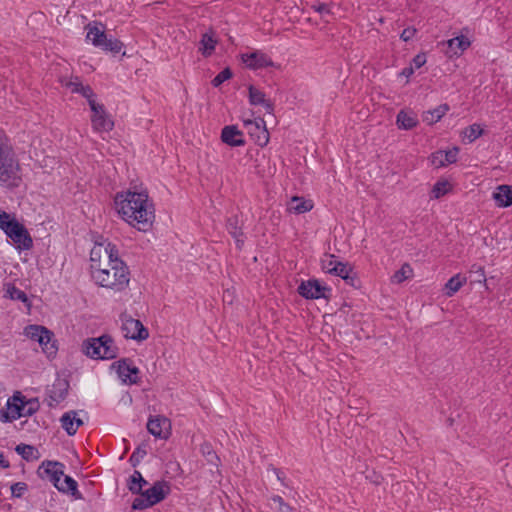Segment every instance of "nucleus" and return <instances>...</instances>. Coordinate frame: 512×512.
I'll list each match as a JSON object with an SVG mask.
<instances>
[{
	"mask_svg": "<svg viewBox=\"0 0 512 512\" xmlns=\"http://www.w3.org/2000/svg\"><path fill=\"white\" fill-rule=\"evenodd\" d=\"M115 205L121 217L139 231H148L155 219V209L146 191L118 193Z\"/></svg>",
	"mask_w": 512,
	"mask_h": 512,
	"instance_id": "1",
	"label": "nucleus"
},
{
	"mask_svg": "<svg viewBox=\"0 0 512 512\" xmlns=\"http://www.w3.org/2000/svg\"><path fill=\"white\" fill-rule=\"evenodd\" d=\"M91 277L100 287L110 289L114 292L125 290L130 282V272L124 262H116L115 266L109 269L93 271Z\"/></svg>",
	"mask_w": 512,
	"mask_h": 512,
	"instance_id": "2",
	"label": "nucleus"
},
{
	"mask_svg": "<svg viewBox=\"0 0 512 512\" xmlns=\"http://www.w3.org/2000/svg\"><path fill=\"white\" fill-rule=\"evenodd\" d=\"M19 162L6 137L0 134V183L15 184L19 177Z\"/></svg>",
	"mask_w": 512,
	"mask_h": 512,
	"instance_id": "3",
	"label": "nucleus"
},
{
	"mask_svg": "<svg viewBox=\"0 0 512 512\" xmlns=\"http://www.w3.org/2000/svg\"><path fill=\"white\" fill-rule=\"evenodd\" d=\"M82 352L92 359H114L118 355V348L109 335L98 338H89L82 344Z\"/></svg>",
	"mask_w": 512,
	"mask_h": 512,
	"instance_id": "4",
	"label": "nucleus"
},
{
	"mask_svg": "<svg viewBox=\"0 0 512 512\" xmlns=\"http://www.w3.org/2000/svg\"><path fill=\"white\" fill-rule=\"evenodd\" d=\"M24 333L31 340L39 343L47 357H55L58 348L50 330L40 325H29L25 328Z\"/></svg>",
	"mask_w": 512,
	"mask_h": 512,
	"instance_id": "5",
	"label": "nucleus"
},
{
	"mask_svg": "<svg viewBox=\"0 0 512 512\" xmlns=\"http://www.w3.org/2000/svg\"><path fill=\"white\" fill-rule=\"evenodd\" d=\"M100 240H96L94 246L90 251V273L100 269V262L108 260L110 257H116L119 253L116 245L104 239L102 236Z\"/></svg>",
	"mask_w": 512,
	"mask_h": 512,
	"instance_id": "6",
	"label": "nucleus"
},
{
	"mask_svg": "<svg viewBox=\"0 0 512 512\" xmlns=\"http://www.w3.org/2000/svg\"><path fill=\"white\" fill-rule=\"evenodd\" d=\"M120 320L122 323V332L125 338L143 341L149 337L148 329L144 327L140 320L134 319L127 313H122L120 315Z\"/></svg>",
	"mask_w": 512,
	"mask_h": 512,
	"instance_id": "7",
	"label": "nucleus"
},
{
	"mask_svg": "<svg viewBox=\"0 0 512 512\" xmlns=\"http://www.w3.org/2000/svg\"><path fill=\"white\" fill-rule=\"evenodd\" d=\"M91 123L92 127L97 132H109L114 127V122L107 114L104 105L91 102Z\"/></svg>",
	"mask_w": 512,
	"mask_h": 512,
	"instance_id": "8",
	"label": "nucleus"
},
{
	"mask_svg": "<svg viewBox=\"0 0 512 512\" xmlns=\"http://www.w3.org/2000/svg\"><path fill=\"white\" fill-rule=\"evenodd\" d=\"M5 233L17 244L18 248L28 250L32 247V238L25 227L18 221L15 220L12 224H7Z\"/></svg>",
	"mask_w": 512,
	"mask_h": 512,
	"instance_id": "9",
	"label": "nucleus"
},
{
	"mask_svg": "<svg viewBox=\"0 0 512 512\" xmlns=\"http://www.w3.org/2000/svg\"><path fill=\"white\" fill-rule=\"evenodd\" d=\"M241 61L250 70H258L267 67H274L275 63L266 53L260 50L242 53L240 55Z\"/></svg>",
	"mask_w": 512,
	"mask_h": 512,
	"instance_id": "10",
	"label": "nucleus"
},
{
	"mask_svg": "<svg viewBox=\"0 0 512 512\" xmlns=\"http://www.w3.org/2000/svg\"><path fill=\"white\" fill-rule=\"evenodd\" d=\"M116 368V372L121 381L125 384L138 383L139 369L132 365V361L128 358L120 359L112 364Z\"/></svg>",
	"mask_w": 512,
	"mask_h": 512,
	"instance_id": "11",
	"label": "nucleus"
},
{
	"mask_svg": "<svg viewBox=\"0 0 512 512\" xmlns=\"http://www.w3.org/2000/svg\"><path fill=\"white\" fill-rule=\"evenodd\" d=\"M330 289L323 286L318 280L310 279L302 281L298 286V293L306 299L327 298Z\"/></svg>",
	"mask_w": 512,
	"mask_h": 512,
	"instance_id": "12",
	"label": "nucleus"
},
{
	"mask_svg": "<svg viewBox=\"0 0 512 512\" xmlns=\"http://www.w3.org/2000/svg\"><path fill=\"white\" fill-rule=\"evenodd\" d=\"M68 390L69 382L67 380L60 378L56 379L46 391L48 406L56 407L66 398Z\"/></svg>",
	"mask_w": 512,
	"mask_h": 512,
	"instance_id": "13",
	"label": "nucleus"
},
{
	"mask_svg": "<svg viewBox=\"0 0 512 512\" xmlns=\"http://www.w3.org/2000/svg\"><path fill=\"white\" fill-rule=\"evenodd\" d=\"M38 473L42 478H48L57 488L64 476V464L57 461H45L39 467Z\"/></svg>",
	"mask_w": 512,
	"mask_h": 512,
	"instance_id": "14",
	"label": "nucleus"
},
{
	"mask_svg": "<svg viewBox=\"0 0 512 512\" xmlns=\"http://www.w3.org/2000/svg\"><path fill=\"white\" fill-rule=\"evenodd\" d=\"M147 430L157 438L167 439L170 435L171 422L162 415L150 417L147 422Z\"/></svg>",
	"mask_w": 512,
	"mask_h": 512,
	"instance_id": "15",
	"label": "nucleus"
},
{
	"mask_svg": "<svg viewBox=\"0 0 512 512\" xmlns=\"http://www.w3.org/2000/svg\"><path fill=\"white\" fill-rule=\"evenodd\" d=\"M168 492L169 486L165 482L157 481L153 484L152 487L140 492L139 494H142L149 500V502L155 505L164 500Z\"/></svg>",
	"mask_w": 512,
	"mask_h": 512,
	"instance_id": "16",
	"label": "nucleus"
},
{
	"mask_svg": "<svg viewBox=\"0 0 512 512\" xmlns=\"http://www.w3.org/2000/svg\"><path fill=\"white\" fill-rule=\"evenodd\" d=\"M221 140L232 147L243 146L245 144L242 131L234 125H228L222 129Z\"/></svg>",
	"mask_w": 512,
	"mask_h": 512,
	"instance_id": "17",
	"label": "nucleus"
},
{
	"mask_svg": "<svg viewBox=\"0 0 512 512\" xmlns=\"http://www.w3.org/2000/svg\"><path fill=\"white\" fill-rule=\"evenodd\" d=\"M446 44H447L446 54L448 57L451 58L453 56L461 55L471 45V42L467 37L461 35V36H457L452 39H449L446 42Z\"/></svg>",
	"mask_w": 512,
	"mask_h": 512,
	"instance_id": "18",
	"label": "nucleus"
},
{
	"mask_svg": "<svg viewBox=\"0 0 512 512\" xmlns=\"http://www.w3.org/2000/svg\"><path fill=\"white\" fill-rule=\"evenodd\" d=\"M6 406L12 415V419L17 420L23 417V412L25 410V396L20 392H16L8 399Z\"/></svg>",
	"mask_w": 512,
	"mask_h": 512,
	"instance_id": "19",
	"label": "nucleus"
},
{
	"mask_svg": "<svg viewBox=\"0 0 512 512\" xmlns=\"http://www.w3.org/2000/svg\"><path fill=\"white\" fill-rule=\"evenodd\" d=\"M63 477L64 480H60V484L57 487V490L59 492L71 495L76 500L82 499L83 496L78 490L77 482L70 476L64 475Z\"/></svg>",
	"mask_w": 512,
	"mask_h": 512,
	"instance_id": "20",
	"label": "nucleus"
},
{
	"mask_svg": "<svg viewBox=\"0 0 512 512\" xmlns=\"http://www.w3.org/2000/svg\"><path fill=\"white\" fill-rule=\"evenodd\" d=\"M493 198L499 207H508L512 204V186L500 185L493 193Z\"/></svg>",
	"mask_w": 512,
	"mask_h": 512,
	"instance_id": "21",
	"label": "nucleus"
},
{
	"mask_svg": "<svg viewBox=\"0 0 512 512\" xmlns=\"http://www.w3.org/2000/svg\"><path fill=\"white\" fill-rule=\"evenodd\" d=\"M217 43L218 41L215 38L214 32L212 30L210 32H206L202 34L199 51L203 56L208 57L214 52Z\"/></svg>",
	"mask_w": 512,
	"mask_h": 512,
	"instance_id": "22",
	"label": "nucleus"
},
{
	"mask_svg": "<svg viewBox=\"0 0 512 512\" xmlns=\"http://www.w3.org/2000/svg\"><path fill=\"white\" fill-rule=\"evenodd\" d=\"M226 227L229 234L235 239L237 247L241 248V246L244 243V240L239 218L237 216H232L228 218Z\"/></svg>",
	"mask_w": 512,
	"mask_h": 512,
	"instance_id": "23",
	"label": "nucleus"
},
{
	"mask_svg": "<svg viewBox=\"0 0 512 512\" xmlns=\"http://www.w3.org/2000/svg\"><path fill=\"white\" fill-rule=\"evenodd\" d=\"M148 482L143 478L142 474L135 470L130 476L127 482V487L132 494H139L142 492L143 486H146Z\"/></svg>",
	"mask_w": 512,
	"mask_h": 512,
	"instance_id": "24",
	"label": "nucleus"
},
{
	"mask_svg": "<svg viewBox=\"0 0 512 512\" xmlns=\"http://www.w3.org/2000/svg\"><path fill=\"white\" fill-rule=\"evenodd\" d=\"M449 110V106L447 104H442L436 107L433 110H429L424 112L423 121L427 124L431 125L438 122Z\"/></svg>",
	"mask_w": 512,
	"mask_h": 512,
	"instance_id": "25",
	"label": "nucleus"
},
{
	"mask_svg": "<svg viewBox=\"0 0 512 512\" xmlns=\"http://www.w3.org/2000/svg\"><path fill=\"white\" fill-rule=\"evenodd\" d=\"M396 123L400 129L410 130L417 126L418 120L413 114L401 110L397 115Z\"/></svg>",
	"mask_w": 512,
	"mask_h": 512,
	"instance_id": "26",
	"label": "nucleus"
},
{
	"mask_svg": "<svg viewBox=\"0 0 512 512\" xmlns=\"http://www.w3.org/2000/svg\"><path fill=\"white\" fill-rule=\"evenodd\" d=\"M467 279L461 274H456L451 277L445 284V295L448 297L453 296L460 288L466 283Z\"/></svg>",
	"mask_w": 512,
	"mask_h": 512,
	"instance_id": "27",
	"label": "nucleus"
},
{
	"mask_svg": "<svg viewBox=\"0 0 512 512\" xmlns=\"http://www.w3.org/2000/svg\"><path fill=\"white\" fill-rule=\"evenodd\" d=\"M77 412L69 411L62 415L60 418L62 428L67 432L69 436H73L77 432V426H74V420L76 419Z\"/></svg>",
	"mask_w": 512,
	"mask_h": 512,
	"instance_id": "28",
	"label": "nucleus"
},
{
	"mask_svg": "<svg viewBox=\"0 0 512 512\" xmlns=\"http://www.w3.org/2000/svg\"><path fill=\"white\" fill-rule=\"evenodd\" d=\"M87 29V39L90 40L94 46H101L106 37L104 30H101L98 26L91 24L88 25Z\"/></svg>",
	"mask_w": 512,
	"mask_h": 512,
	"instance_id": "29",
	"label": "nucleus"
},
{
	"mask_svg": "<svg viewBox=\"0 0 512 512\" xmlns=\"http://www.w3.org/2000/svg\"><path fill=\"white\" fill-rule=\"evenodd\" d=\"M336 269L333 272V275L339 276L344 279L351 286H355L356 278L351 275L352 268L349 267L346 263L340 262L336 264Z\"/></svg>",
	"mask_w": 512,
	"mask_h": 512,
	"instance_id": "30",
	"label": "nucleus"
},
{
	"mask_svg": "<svg viewBox=\"0 0 512 512\" xmlns=\"http://www.w3.org/2000/svg\"><path fill=\"white\" fill-rule=\"evenodd\" d=\"M412 275L413 269L408 263H404L402 267L392 275L391 282L400 284L406 279L412 277Z\"/></svg>",
	"mask_w": 512,
	"mask_h": 512,
	"instance_id": "31",
	"label": "nucleus"
},
{
	"mask_svg": "<svg viewBox=\"0 0 512 512\" xmlns=\"http://www.w3.org/2000/svg\"><path fill=\"white\" fill-rule=\"evenodd\" d=\"M312 207L313 205L311 204V202L306 201L303 198L295 196L291 199L290 210L294 211L295 213H305L307 211H310Z\"/></svg>",
	"mask_w": 512,
	"mask_h": 512,
	"instance_id": "32",
	"label": "nucleus"
},
{
	"mask_svg": "<svg viewBox=\"0 0 512 512\" xmlns=\"http://www.w3.org/2000/svg\"><path fill=\"white\" fill-rule=\"evenodd\" d=\"M248 92H249L248 93L249 103L251 105H254V106L261 105L262 103H264L267 100L265 93L253 85H250L248 87Z\"/></svg>",
	"mask_w": 512,
	"mask_h": 512,
	"instance_id": "33",
	"label": "nucleus"
},
{
	"mask_svg": "<svg viewBox=\"0 0 512 512\" xmlns=\"http://www.w3.org/2000/svg\"><path fill=\"white\" fill-rule=\"evenodd\" d=\"M457 155H458V148H453V149L445 151V152L444 151H438L435 154H433L432 162L433 163H437L436 160L438 158H444V160L446 162V165L447 164H452V163H455L457 161Z\"/></svg>",
	"mask_w": 512,
	"mask_h": 512,
	"instance_id": "34",
	"label": "nucleus"
},
{
	"mask_svg": "<svg viewBox=\"0 0 512 512\" xmlns=\"http://www.w3.org/2000/svg\"><path fill=\"white\" fill-rule=\"evenodd\" d=\"M105 51H110L112 53H119L123 47V43L116 38H108L105 37V41L102 42L101 46H99Z\"/></svg>",
	"mask_w": 512,
	"mask_h": 512,
	"instance_id": "35",
	"label": "nucleus"
},
{
	"mask_svg": "<svg viewBox=\"0 0 512 512\" xmlns=\"http://www.w3.org/2000/svg\"><path fill=\"white\" fill-rule=\"evenodd\" d=\"M6 295L12 300H18L30 306L29 299L26 293L14 285L8 286Z\"/></svg>",
	"mask_w": 512,
	"mask_h": 512,
	"instance_id": "36",
	"label": "nucleus"
},
{
	"mask_svg": "<svg viewBox=\"0 0 512 512\" xmlns=\"http://www.w3.org/2000/svg\"><path fill=\"white\" fill-rule=\"evenodd\" d=\"M256 128L263 127L262 136H258L257 143L260 146H265L269 141V134L265 127V121L262 118H258L254 121ZM253 124V121H245V125Z\"/></svg>",
	"mask_w": 512,
	"mask_h": 512,
	"instance_id": "37",
	"label": "nucleus"
},
{
	"mask_svg": "<svg viewBox=\"0 0 512 512\" xmlns=\"http://www.w3.org/2000/svg\"><path fill=\"white\" fill-rule=\"evenodd\" d=\"M469 273L470 276L472 277V282L486 284V275L483 266L473 264L470 268Z\"/></svg>",
	"mask_w": 512,
	"mask_h": 512,
	"instance_id": "38",
	"label": "nucleus"
},
{
	"mask_svg": "<svg viewBox=\"0 0 512 512\" xmlns=\"http://www.w3.org/2000/svg\"><path fill=\"white\" fill-rule=\"evenodd\" d=\"M201 452L203 456L206 458L207 462L217 466L219 462V457L212 449L211 445L208 443H204L201 445Z\"/></svg>",
	"mask_w": 512,
	"mask_h": 512,
	"instance_id": "39",
	"label": "nucleus"
},
{
	"mask_svg": "<svg viewBox=\"0 0 512 512\" xmlns=\"http://www.w3.org/2000/svg\"><path fill=\"white\" fill-rule=\"evenodd\" d=\"M449 190L450 184L448 181H438L432 188V197L438 199L447 194Z\"/></svg>",
	"mask_w": 512,
	"mask_h": 512,
	"instance_id": "40",
	"label": "nucleus"
},
{
	"mask_svg": "<svg viewBox=\"0 0 512 512\" xmlns=\"http://www.w3.org/2000/svg\"><path fill=\"white\" fill-rule=\"evenodd\" d=\"M483 133V129L479 124H472L469 127H467L464 131V137H466L469 142L475 141L477 138H479Z\"/></svg>",
	"mask_w": 512,
	"mask_h": 512,
	"instance_id": "41",
	"label": "nucleus"
},
{
	"mask_svg": "<svg viewBox=\"0 0 512 512\" xmlns=\"http://www.w3.org/2000/svg\"><path fill=\"white\" fill-rule=\"evenodd\" d=\"M322 263V269L329 273V274H333V272L335 271L336 269V264L339 263V261L337 260L336 256L332 255V254H329V255H325V258L322 259L321 261Z\"/></svg>",
	"mask_w": 512,
	"mask_h": 512,
	"instance_id": "42",
	"label": "nucleus"
},
{
	"mask_svg": "<svg viewBox=\"0 0 512 512\" xmlns=\"http://www.w3.org/2000/svg\"><path fill=\"white\" fill-rule=\"evenodd\" d=\"M272 503L275 505L272 509H275L277 512H292V507L284 502L281 496L275 495L271 498Z\"/></svg>",
	"mask_w": 512,
	"mask_h": 512,
	"instance_id": "43",
	"label": "nucleus"
},
{
	"mask_svg": "<svg viewBox=\"0 0 512 512\" xmlns=\"http://www.w3.org/2000/svg\"><path fill=\"white\" fill-rule=\"evenodd\" d=\"M15 451L22 456L25 460H30L33 458V454L35 451V448L31 445L27 444H19L16 446Z\"/></svg>",
	"mask_w": 512,
	"mask_h": 512,
	"instance_id": "44",
	"label": "nucleus"
},
{
	"mask_svg": "<svg viewBox=\"0 0 512 512\" xmlns=\"http://www.w3.org/2000/svg\"><path fill=\"white\" fill-rule=\"evenodd\" d=\"M232 75L233 73L231 69L227 67L214 77V79L212 80V85L214 87H219L223 82L230 79Z\"/></svg>",
	"mask_w": 512,
	"mask_h": 512,
	"instance_id": "45",
	"label": "nucleus"
},
{
	"mask_svg": "<svg viewBox=\"0 0 512 512\" xmlns=\"http://www.w3.org/2000/svg\"><path fill=\"white\" fill-rule=\"evenodd\" d=\"M39 409V402L37 399H26L25 398V410L23 417L33 415Z\"/></svg>",
	"mask_w": 512,
	"mask_h": 512,
	"instance_id": "46",
	"label": "nucleus"
},
{
	"mask_svg": "<svg viewBox=\"0 0 512 512\" xmlns=\"http://www.w3.org/2000/svg\"><path fill=\"white\" fill-rule=\"evenodd\" d=\"M151 506H153V504L151 502H149V500L146 497H144L142 494H140L139 497H136L132 503L133 510H144Z\"/></svg>",
	"mask_w": 512,
	"mask_h": 512,
	"instance_id": "47",
	"label": "nucleus"
},
{
	"mask_svg": "<svg viewBox=\"0 0 512 512\" xmlns=\"http://www.w3.org/2000/svg\"><path fill=\"white\" fill-rule=\"evenodd\" d=\"M28 490V485L25 482H16L11 485L12 497L21 498Z\"/></svg>",
	"mask_w": 512,
	"mask_h": 512,
	"instance_id": "48",
	"label": "nucleus"
},
{
	"mask_svg": "<svg viewBox=\"0 0 512 512\" xmlns=\"http://www.w3.org/2000/svg\"><path fill=\"white\" fill-rule=\"evenodd\" d=\"M64 86L70 89L72 93H79L81 92L83 88L82 82L79 80L78 77H75L74 79H70L64 83Z\"/></svg>",
	"mask_w": 512,
	"mask_h": 512,
	"instance_id": "49",
	"label": "nucleus"
},
{
	"mask_svg": "<svg viewBox=\"0 0 512 512\" xmlns=\"http://www.w3.org/2000/svg\"><path fill=\"white\" fill-rule=\"evenodd\" d=\"M146 454H147V452H146L145 449L138 447L132 453V455L130 456V459H129V461L132 464V466L138 465L139 462L141 461V459H143Z\"/></svg>",
	"mask_w": 512,
	"mask_h": 512,
	"instance_id": "50",
	"label": "nucleus"
},
{
	"mask_svg": "<svg viewBox=\"0 0 512 512\" xmlns=\"http://www.w3.org/2000/svg\"><path fill=\"white\" fill-rule=\"evenodd\" d=\"M83 97H85L88 101L89 106L91 107L92 103H97L95 100V93L89 85H84L81 92H79Z\"/></svg>",
	"mask_w": 512,
	"mask_h": 512,
	"instance_id": "51",
	"label": "nucleus"
},
{
	"mask_svg": "<svg viewBox=\"0 0 512 512\" xmlns=\"http://www.w3.org/2000/svg\"><path fill=\"white\" fill-rule=\"evenodd\" d=\"M116 262H123L119 258V253H117L116 257H110L108 260H102V262H100V269H109L110 267H114Z\"/></svg>",
	"mask_w": 512,
	"mask_h": 512,
	"instance_id": "52",
	"label": "nucleus"
},
{
	"mask_svg": "<svg viewBox=\"0 0 512 512\" xmlns=\"http://www.w3.org/2000/svg\"><path fill=\"white\" fill-rule=\"evenodd\" d=\"M313 8L322 17H326V16L330 15V13H331L329 5L325 4V3H319L317 5H314Z\"/></svg>",
	"mask_w": 512,
	"mask_h": 512,
	"instance_id": "53",
	"label": "nucleus"
},
{
	"mask_svg": "<svg viewBox=\"0 0 512 512\" xmlns=\"http://www.w3.org/2000/svg\"><path fill=\"white\" fill-rule=\"evenodd\" d=\"M15 219H11L9 214L6 212L0 213V228L5 232L7 230V224H12Z\"/></svg>",
	"mask_w": 512,
	"mask_h": 512,
	"instance_id": "54",
	"label": "nucleus"
},
{
	"mask_svg": "<svg viewBox=\"0 0 512 512\" xmlns=\"http://www.w3.org/2000/svg\"><path fill=\"white\" fill-rule=\"evenodd\" d=\"M416 29L413 28V27H408V28H405L401 35H400V38L404 41V42H407L409 40H411L415 34H416Z\"/></svg>",
	"mask_w": 512,
	"mask_h": 512,
	"instance_id": "55",
	"label": "nucleus"
},
{
	"mask_svg": "<svg viewBox=\"0 0 512 512\" xmlns=\"http://www.w3.org/2000/svg\"><path fill=\"white\" fill-rule=\"evenodd\" d=\"M426 63V56L425 54H417L413 60H412V64H413V68H416V69H419L421 68L424 64Z\"/></svg>",
	"mask_w": 512,
	"mask_h": 512,
	"instance_id": "56",
	"label": "nucleus"
},
{
	"mask_svg": "<svg viewBox=\"0 0 512 512\" xmlns=\"http://www.w3.org/2000/svg\"><path fill=\"white\" fill-rule=\"evenodd\" d=\"M11 413L9 412V410H3V409H0V421L1 422H12L14 421V419H12L11 417Z\"/></svg>",
	"mask_w": 512,
	"mask_h": 512,
	"instance_id": "57",
	"label": "nucleus"
},
{
	"mask_svg": "<svg viewBox=\"0 0 512 512\" xmlns=\"http://www.w3.org/2000/svg\"><path fill=\"white\" fill-rule=\"evenodd\" d=\"M261 105L264 107L266 113L273 115V112H274V104H273V102H271L269 99H267Z\"/></svg>",
	"mask_w": 512,
	"mask_h": 512,
	"instance_id": "58",
	"label": "nucleus"
},
{
	"mask_svg": "<svg viewBox=\"0 0 512 512\" xmlns=\"http://www.w3.org/2000/svg\"><path fill=\"white\" fill-rule=\"evenodd\" d=\"M0 466L2 468H8L10 466L9 461L4 458V455L1 451H0Z\"/></svg>",
	"mask_w": 512,
	"mask_h": 512,
	"instance_id": "59",
	"label": "nucleus"
},
{
	"mask_svg": "<svg viewBox=\"0 0 512 512\" xmlns=\"http://www.w3.org/2000/svg\"><path fill=\"white\" fill-rule=\"evenodd\" d=\"M272 470L275 473L277 479L283 483L284 473L281 470L277 469V468H272Z\"/></svg>",
	"mask_w": 512,
	"mask_h": 512,
	"instance_id": "60",
	"label": "nucleus"
},
{
	"mask_svg": "<svg viewBox=\"0 0 512 512\" xmlns=\"http://www.w3.org/2000/svg\"><path fill=\"white\" fill-rule=\"evenodd\" d=\"M414 72V68L411 66V67H407V68H404L403 71H402V75L406 76V77H410Z\"/></svg>",
	"mask_w": 512,
	"mask_h": 512,
	"instance_id": "61",
	"label": "nucleus"
},
{
	"mask_svg": "<svg viewBox=\"0 0 512 512\" xmlns=\"http://www.w3.org/2000/svg\"><path fill=\"white\" fill-rule=\"evenodd\" d=\"M436 162L437 163H434V164L437 165V166H445L446 165V162H445L444 158H438L436 160Z\"/></svg>",
	"mask_w": 512,
	"mask_h": 512,
	"instance_id": "62",
	"label": "nucleus"
},
{
	"mask_svg": "<svg viewBox=\"0 0 512 512\" xmlns=\"http://www.w3.org/2000/svg\"><path fill=\"white\" fill-rule=\"evenodd\" d=\"M74 424H75L74 426H77V429H78L81 425H83V421H82V419H80L76 416V419L74 420Z\"/></svg>",
	"mask_w": 512,
	"mask_h": 512,
	"instance_id": "63",
	"label": "nucleus"
}]
</instances>
